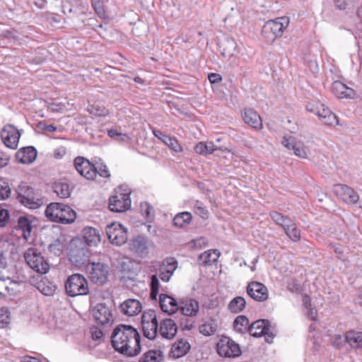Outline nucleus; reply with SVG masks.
<instances>
[{"label": "nucleus", "mask_w": 362, "mask_h": 362, "mask_svg": "<svg viewBox=\"0 0 362 362\" xmlns=\"http://www.w3.org/2000/svg\"><path fill=\"white\" fill-rule=\"evenodd\" d=\"M195 212L197 214H198L200 217H202L204 219H206L208 218V210L203 206L202 204L197 201L194 205Z\"/></svg>", "instance_id": "4d7b16f0"}, {"label": "nucleus", "mask_w": 362, "mask_h": 362, "mask_svg": "<svg viewBox=\"0 0 362 362\" xmlns=\"http://www.w3.org/2000/svg\"><path fill=\"white\" fill-rule=\"evenodd\" d=\"M320 104L319 102L314 103V102H309L305 105V109L308 112L314 113L317 115V110H320Z\"/></svg>", "instance_id": "69168bd1"}, {"label": "nucleus", "mask_w": 362, "mask_h": 362, "mask_svg": "<svg viewBox=\"0 0 362 362\" xmlns=\"http://www.w3.org/2000/svg\"><path fill=\"white\" fill-rule=\"evenodd\" d=\"M97 165H95V169L96 171V175L98 174L100 177H110V174L107 169L106 165L103 163H97Z\"/></svg>", "instance_id": "6e6d98bb"}, {"label": "nucleus", "mask_w": 362, "mask_h": 362, "mask_svg": "<svg viewBox=\"0 0 362 362\" xmlns=\"http://www.w3.org/2000/svg\"><path fill=\"white\" fill-rule=\"evenodd\" d=\"M177 332V326L173 320L167 318L161 321L159 333L161 337L166 339H172Z\"/></svg>", "instance_id": "b1692460"}, {"label": "nucleus", "mask_w": 362, "mask_h": 362, "mask_svg": "<svg viewBox=\"0 0 362 362\" xmlns=\"http://www.w3.org/2000/svg\"><path fill=\"white\" fill-rule=\"evenodd\" d=\"M272 219L278 225L281 226L284 230L288 226H292L293 222L290 218L284 216L282 214L277 211H272L270 213Z\"/></svg>", "instance_id": "e433bc0d"}, {"label": "nucleus", "mask_w": 362, "mask_h": 362, "mask_svg": "<svg viewBox=\"0 0 362 362\" xmlns=\"http://www.w3.org/2000/svg\"><path fill=\"white\" fill-rule=\"evenodd\" d=\"M9 219L8 211L0 206V226L4 227L6 226Z\"/></svg>", "instance_id": "680f3d73"}, {"label": "nucleus", "mask_w": 362, "mask_h": 362, "mask_svg": "<svg viewBox=\"0 0 362 362\" xmlns=\"http://www.w3.org/2000/svg\"><path fill=\"white\" fill-rule=\"evenodd\" d=\"M159 304L161 310L170 315L179 310V302L173 297L167 294H160Z\"/></svg>", "instance_id": "aec40b11"}, {"label": "nucleus", "mask_w": 362, "mask_h": 362, "mask_svg": "<svg viewBox=\"0 0 362 362\" xmlns=\"http://www.w3.org/2000/svg\"><path fill=\"white\" fill-rule=\"evenodd\" d=\"M46 217L52 222L62 224H70L75 221L76 213L69 205L52 202L47 206L45 209Z\"/></svg>", "instance_id": "f03ea898"}, {"label": "nucleus", "mask_w": 362, "mask_h": 362, "mask_svg": "<svg viewBox=\"0 0 362 362\" xmlns=\"http://www.w3.org/2000/svg\"><path fill=\"white\" fill-rule=\"evenodd\" d=\"M130 190L127 186H119L109 199V209L114 212H124L131 206Z\"/></svg>", "instance_id": "39448f33"}, {"label": "nucleus", "mask_w": 362, "mask_h": 362, "mask_svg": "<svg viewBox=\"0 0 362 362\" xmlns=\"http://www.w3.org/2000/svg\"><path fill=\"white\" fill-rule=\"evenodd\" d=\"M246 306V300L243 297L237 296L233 298L228 305V309L233 313L242 312Z\"/></svg>", "instance_id": "c9c22d12"}, {"label": "nucleus", "mask_w": 362, "mask_h": 362, "mask_svg": "<svg viewBox=\"0 0 362 362\" xmlns=\"http://www.w3.org/2000/svg\"><path fill=\"white\" fill-rule=\"evenodd\" d=\"M199 309V303L194 299L185 298L180 299L179 301V310H181L182 315L185 316H196Z\"/></svg>", "instance_id": "412c9836"}, {"label": "nucleus", "mask_w": 362, "mask_h": 362, "mask_svg": "<svg viewBox=\"0 0 362 362\" xmlns=\"http://www.w3.org/2000/svg\"><path fill=\"white\" fill-rule=\"evenodd\" d=\"M334 193L348 204H356L358 200V194L350 187L337 184L333 187Z\"/></svg>", "instance_id": "f3484780"}, {"label": "nucleus", "mask_w": 362, "mask_h": 362, "mask_svg": "<svg viewBox=\"0 0 362 362\" xmlns=\"http://www.w3.org/2000/svg\"><path fill=\"white\" fill-rule=\"evenodd\" d=\"M90 250L81 238H73L69 245V259L77 267L89 263Z\"/></svg>", "instance_id": "7ed1b4c3"}, {"label": "nucleus", "mask_w": 362, "mask_h": 362, "mask_svg": "<svg viewBox=\"0 0 362 362\" xmlns=\"http://www.w3.org/2000/svg\"><path fill=\"white\" fill-rule=\"evenodd\" d=\"M163 349L164 345H159L157 349L146 351L139 362H162L164 359Z\"/></svg>", "instance_id": "a878e982"}, {"label": "nucleus", "mask_w": 362, "mask_h": 362, "mask_svg": "<svg viewBox=\"0 0 362 362\" xmlns=\"http://www.w3.org/2000/svg\"><path fill=\"white\" fill-rule=\"evenodd\" d=\"M20 136L18 130L13 125L5 126L1 132V137L5 145L13 149L17 148Z\"/></svg>", "instance_id": "dca6fc26"}, {"label": "nucleus", "mask_w": 362, "mask_h": 362, "mask_svg": "<svg viewBox=\"0 0 362 362\" xmlns=\"http://www.w3.org/2000/svg\"><path fill=\"white\" fill-rule=\"evenodd\" d=\"M223 47V55H232L233 51L235 49L236 43L233 39L227 38L224 42H222L221 46Z\"/></svg>", "instance_id": "79ce46f5"}, {"label": "nucleus", "mask_w": 362, "mask_h": 362, "mask_svg": "<svg viewBox=\"0 0 362 362\" xmlns=\"http://www.w3.org/2000/svg\"><path fill=\"white\" fill-rule=\"evenodd\" d=\"M43 204L42 195L38 190L30 187L24 189V206L30 209H36Z\"/></svg>", "instance_id": "a211bd4d"}, {"label": "nucleus", "mask_w": 362, "mask_h": 362, "mask_svg": "<svg viewBox=\"0 0 362 362\" xmlns=\"http://www.w3.org/2000/svg\"><path fill=\"white\" fill-rule=\"evenodd\" d=\"M42 274L29 275L28 284L35 286L38 291L45 296H52L57 289L56 285Z\"/></svg>", "instance_id": "f8f14e48"}, {"label": "nucleus", "mask_w": 362, "mask_h": 362, "mask_svg": "<svg viewBox=\"0 0 362 362\" xmlns=\"http://www.w3.org/2000/svg\"><path fill=\"white\" fill-rule=\"evenodd\" d=\"M220 255L221 252L216 249L209 250L199 255L198 259L199 261L201 262L200 264L206 267L212 265L214 263L216 262L218 257H220Z\"/></svg>", "instance_id": "c85d7f7f"}, {"label": "nucleus", "mask_w": 362, "mask_h": 362, "mask_svg": "<svg viewBox=\"0 0 362 362\" xmlns=\"http://www.w3.org/2000/svg\"><path fill=\"white\" fill-rule=\"evenodd\" d=\"M320 119L323 124L327 126H336L339 124L337 117L333 112Z\"/></svg>", "instance_id": "864d4df0"}, {"label": "nucleus", "mask_w": 362, "mask_h": 362, "mask_svg": "<svg viewBox=\"0 0 362 362\" xmlns=\"http://www.w3.org/2000/svg\"><path fill=\"white\" fill-rule=\"evenodd\" d=\"M37 128L39 130L47 132H55L57 127L53 124H47L45 121L39 122L37 124Z\"/></svg>", "instance_id": "13d9d810"}, {"label": "nucleus", "mask_w": 362, "mask_h": 362, "mask_svg": "<svg viewBox=\"0 0 362 362\" xmlns=\"http://www.w3.org/2000/svg\"><path fill=\"white\" fill-rule=\"evenodd\" d=\"M65 289L71 297L87 295L89 292L87 280L79 274H72L66 279Z\"/></svg>", "instance_id": "6e6552de"}, {"label": "nucleus", "mask_w": 362, "mask_h": 362, "mask_svg": "<svg viewBox=\"0 0 362 362\" xmlns=\"http://www.w3.org/2000/svg\"><path fill=\"white\" fill-rule=\"evenodd\" d=\"M199 332L205 336H211L216 331V327L212 323L206 322L199 326Z\"/></svg>", "instance_id": "de8ad7c7"}, {"label": "nucleus", "mask_w": 362, "mask_h": 362, "mask_svg": "<svg viewBox=\"0 0 362 362\" xmlns=\"http://www.w3.org/2000/svg\"><path fill=\"white\" fill-rule=\"evenodd\" d=\"M91 4L97 15L103 19L108 17L105 8L104 2L102 0H91Z\"/></svg>", "instance_id": "58836bf2"}, {"label": "nucleus", "mask_w": 362, "mask_h": 362, "mask_svg": "<svg viewBox=\"0 0 362 362\" xmlns=\"http://www.w3.org/2000/svg\"><path fill=\"white\" fill-rule=\"evenodd\" d=\"M249 323V319L245 315H239L233 322L234 329L240 334L248 332Z\"/></svg>", "instance_id": "72a5a7b5"}, {"label": "nucleus", "mask_w": 362, "mask_h": 362, "mask_svg": "<svg viewBox=\"0 0 362 362\" xmlns=\"http://www.w3.org/2000/svg\"><path fill=\"white\" fill-rule=\"evenodd\" d=\"M11 192L8 184L0 177V200H4L9 197Z\"/></svg>", "instance_id": "09e8293b"}, {"label": "nucleus", "mask_w": 362, "mask_h": 362, "mask_svg": "<svg viewBox=\"0 0 362 362\" xmlns=\"http://www.w3.org/2000/svg\"><path fill=\"white\" fill-rule=\"evenodd\" d=\"M38 222V220L35 217L30 219L24 216V240L29 245L35 239Z\"/></svg>", "instance_id": "4be33fe9"}, {"label": "nucleus", "mask_w": 362, "mask_h": 362, "mask_svg": "<svg viewBox=\"0 0 362 362\" xmlns=\"http://www.w3.org/2000/svg\"><path fill=\"white\" fill-rule=\"evenodd\" d=\"M141 211L145 214L147 220L151 221L154 218L153 208L148 202L141 204Z\"/></svg>", "instance_id": "8fccbe9b"}, {"label": "nucleus", "mask_w": 362, "mask_h": 362, "mask_svg": "<svg viewBox=\"0 0 362 362\" xmlns=\"http://www.w3.org/2000/svg\"><path fill=\"white\" fill-rule=\"evenodd\" d=\"M93 315L98 325H105L114 321L112 312L105 303H98L93 308Z\"/></svg>", "instance_id": "2eb2a0df"}, {"label": "nucleus", "mask_w": 362, "mask_h": 362, "mask_svg": "<svg viewBox=\"0 0 362 362\" xmlns=\"http://www.w3.org/2000/svg\"><path fill=\"white\" fill-rule=\"evenodd\" d=\"M111 343L116 351L127 356H137L141 351L140 334L131 325L116 326L111 335Z\"/></svg>", "instance_id": "f257e3e1"}, {"label": "nucleus", "mask_w": 362, "mask_h": 362, "mask_svg": "<svg viewBox=\"0 0 362 362\" xmlns=\"http://www.w3.org/2000/svg\"><path fill=\"white\" fill-rule=\"evenodd\" d=\"M286 288L292 293H300L301 291L300 284L295 279L288 281Z\"/></svg>", "instance_id": "052dcab7"}, {"label": "nucleus", "mask_w": 362, "mask_h": 362, "mask_svg": "<svg viewBox=\"0 0 362 362\" xmlns=\"http://www.w3.org/2000/svg\"><path fill=\"white\" fill-rule=\"evenodd\" d=\"M163 266L164 268L163 269H165L170 273L172 272L173 275L177 267V262L174 258H167L163 261Z\"/></svg>", "instance_id": "3c124183"}, {"label": "nucleus", "mask_w": 362, "mask_h": 362, "mask_svg": "<svg viewBox=\"0 0 362 362\" xmlns=\"http://www.w3.org/2000/svg\"><path fill=\"white\" fill-rule=\"evenodd\" d=\"M106 234L110 242L115 245H122L127 240V231L120 223H112L107 225Z\"/></svg>", "instance_id": "9b49d317"}, {"label": "nucleus", "mask_w": 362, "mask_h": 362, "mask_svg": "<svg viewBox=\"0 0 362 362\" xmlns=\"http://www.w3.org/2000/svg\"><path fill=\"white\" fill-rule=\"evenodd\" d=\"M248 332L254 337L264 336L265 341L272 343L275 334L270 331V322L268 320L260 319L252 322L248 327Z\"/></svg>", "instance_id": "9d476101"}, {"label": "nucleus", "mask_w": 362, "mask_h": 362, "mask_svg": "<svg viewBox=\"0 0 362 362\" xmlns=\"http://www.w3.org/2000/svg\"><path fill=\"white\" fill-rule=\"evenodd\" d=\"M346 343L345 337H343L339 334L334 336L332 339V345L338 349H341Z\"/></svg>", "instance_id": "bf43d9fd"}, {"label": "nucleus", "mask_w": 362, "mask_h": 362, "mask_svg": "<svg viewBox=\"0 0 362 362\" xmlns=\"http://www.w3.org/2000/svg\"><path fill=\"white\" fill-rule=\"evenodd\" d=\"M244 122L253 128H262V123L260 116L252 108H245L243 114Z\"/></svg>", "instance_id": "bb28decb"}, {"label": "nucleus", "mask_w": 362, "mask_h": 362, "mask_svg": "<svg viewBox=\"0 0 362 362\" xmlns=\"http://www.w3.org/2000/svg\"><path fill=\"white\" fill-rule=\"evenodd\" d=\"M144 336L149 340H153L157 336L158 332V322L141 325Z\"/></svg>", "instance_id": "f704fd0d"}, {"label": "nucleus", "mask_w": 362, "mask_h": 362, "mask_svg": "<svg viewBox=\"0 0 362 362\" xmlns=\"http://www.w3.org/2000/svg\"><path fill=\"white\" fill-rule=\"evenodd\" d=\"M247 293L254 300L259 302L268 298L267 288L262 283L252 281L247 286Z\"/></svg>", "instance_id": "6ab92c4d"}, {"label": "nucleus", "mask_w": 362, "mask_h": 362, "mask_svg": "<svg viewBox=\"0 0 362 362\" xmlns=\"http://www.w3.org/2000/svg\"><path fill=\"white\" fill-rule=\"evenodd\" d=\"M192 220L191 213L184 211L176 214L173 218V225L179 228H185Z\"/></svg>", "instance_id": "473e14b6"}, {"label": "nucleus", "mask_w": 362, "mask_h": 362, "mask_svg": "<svg viewBox=\"0 0 362 362\" xmlns=\"http://www.w3.org/2000/svg\"><path fill=\"white\" fill-rule=\"evenodd\" d=\"M345 340L351 348L362 349V332L349 330L345 334Z\"/></svg>", "instance_id": "7c9ffc66"}, {"label": "nucleus", "mask_w": 362, "mask_h": 362, "mask_svg": "<svg viewBox=\"0 0 362 362\" xmlns=\"http://www.w3.org/2000/svg\"><path fill=\"white\" fill-rule=\"evenodd\" d=\"M142 309L141 303L136 299L129 298L119 305L120 312L128 316L139 314Z\"/></svg>", "instance_id": "5701e85b"}, {"label": "nucleus", "mask_w": 362, "mask_h": 362, "mask_svg": "<svg viewBox=\"0 0 362 362\" xmlns=\"http://www.w3.org/2000/svg\"><path fill=\"white\" fill-rule=\"evenodd\" d=\"M335 95L339 99H355L358 98L356 92H335Z\"/></svg>", "instance_id": "e2e57ef3"}, {"label": "nucleus", "mask_w": 362, "mask_h": 362, "mask_svg": "<svg viewBox=\"0 0 362 362\" xmlns=\"http://www.w3.org/2000/svg\"><path fill=\"white\" fill-rule=\"evenodd\" d=\"M163 143L175 152H180L182 151V146L180 145L177 140L174 137L168 136L165 137Z\"/></svg>", "instance_id": "c03bdc74"}, {"label": "nucleus", "mask_w": 362, "mask_h": 362, "mask_svg": "<svg viewBox=\"0 0 362 362\" xmlns=\"http://www.w3.org/2000/svg\"><path fill=\"white\" fill-rule=\"evenodd\" d=\"M54 189V192L61 198H67L70 196V188L69 185L67 183H55Z\"/></svg>", "instance_id": "ea45409f"}, {"label": "nucleus", "mask_w": 362, "mask_h": 362, "mask_svg": "<svg viewBox=\"0 0 362 362\" xmlns=\"http://www.w3.org/2000/svg\"><path fill=\"white\" fill-rule=\"evenodd\" d=\"M47 238L49 243L48 250L56 256H60L66 247V235L63 233L62 228L54 226L47 233Z\"/></svg>", "instance_id": "0eeeda50"}, {"label": "nucleus", "mask_w": 362, "mask_h": 362, "mask_svg": "<svg viewBox=\"0 0 362 362\" xmlns=\"http://www.w3.org/2000/svg\"><path fill=\"white\" fill-rule=\"evenodd\" d=\"M354 90L340 81H335L332 83V90Z\"/></svg>", "instance_id": "0e129e2a"}, {"label": "nucleus", "mask_w": 362, "mask_h": 362, "mask_svg": "<svg viewBox=\"0 0 362 362\" xmlns=\"http://www.w3.org/2000/svg\"><path fill=\"white\" fill-rule=\"evenodd\" d=\"M90 333L93 340L100 339L104 335L103 331L96 327H93L90 328Z\"/></svg>", "instance_id": "338daca9"}, {"label": "nucleus", "mask_w": 362, "mask_h": 362, "mask_svg": "<svg viewBox=\"0 0 362 362\" xmlns=\"http://www.w3.org/2000/svg\"><path fill=\"white\" fill-rule=\"evenodd\" d=\"M320 110H317V115L319 117V119L323 118L326 117L327 115L332 113V112L328 108L325 107L324 104H320Z\"/></svg>", "instance_id": "774afa93"}, {"label": "nucleus", "mask_w": 362, "mask_h": 362, "mask_svg": "<svg viewBox=\"0 0 362 362\" xmlns=\"http://www.w3.org/2000/svg\"><path fill=\"white\" fill-rule=\"evenodd\" d=\"M74 165L77 172L83 177L93 180L96 177L95 165L87 158L78 156L74 160Z\"/></svg>", "instance_id": "ddd939ff"}, {"label": "nucleus", "mask_w": 362, "mask_h": 362, "mask_svg": "<svg viewBox=\"0 0 362 362\" xmlns=\"http://www.w3.org/2000/svg\"><path fill=\"white\" fill-rule=\"evenodd\" d=\"M37 151L33 146H24V164L33 163L37 158Z\"/></svg>", "instance_id": "4c0bfd02"}, {"label": "nucleus", "mask_w": 362, "mask_h": 362, "mask_svg": "<svg viewBox=\"0 0 362 362\" xmlns=\"http://www.w3.org/2000/svg\"><path fill=\"white\" fill-rule=\"evenodd\" d=\"M287 236L293 241L297 242L300 240V230L296 227L294 222L292 223V226H288L284 230Z\"/></svg>", "instance_id": "a19ab883"}, {"label": "nucleus", "mask_w": 362, "mask_h": 362, "mask_svg": "<svg viewBox=\"0 0 362 362\" xmlns=\"http://www.w3.org/2000/svg\"><path fill=\"white\" fill-rule=\"evenodd\" d=\"M156 312L153 310L144 311L141 317V325L157 322Z\"/></svg>", "instance_id": "a18cd8bd"}, {"label": "nucleus", "mask_w": 362, "mask_h": 362, "mask_svg": "<svg viewBox=\"0 0 362 362\" xmlns=\"http://www.w3.org/2000/svg\"><path fill=\"white\" fill-rule=\"evenodd\" d=\"M88 111L95 116L105 117L108 115V110L105 107H100L98 105H90L88 107Z\"/></svg>", "instance_id": "49530a36"}, {"label": "nucleus", "mask_w": 362, "mask_h": 362, "mask_svg": "<svg viewBox=\"0 0 362 362\" xmlns=\"http://www.w3.org/2000/svg\"><path fill=\"white\" fill-rule=\"evenodd\" d=\"M24 261L37 274H46L49 269L47 262L34 247H30L24 252Z\"/></svg>", "instance_id": "423d86ee"}, {"label": "nucleus", "mask_w": 362, "mask_h": 362, "mask_svg": "<svg viewBox=\"0 0 362 362\" xmlns=\"http://www.w3.org/2000/svg\"><path fill=\"white\" fill-rule=\"evenodd\" d=\"M217 353L223 357H236L240 353V349L238 344L229 337H224L217 344Z\"/></svg>", "instance_id": "4468645a"}, {"label": "nucleus", "mask_w": 362, "mask_h": 362, "mask_svg": "<svg viewBox=\"0 0 362 362\" xmlns=\"http://www.w3.org/2000/svg\"><path fill=\"white\" fill-rule=\"evenodd\" d=\"M216 150L225 151L227 150V148L223 146L218 147L214 145L213 142H199L194 146L195 152L203 156L211 154Z\"/></svg>", "instance_id": "cd10ccee"}, {"label": "nucleus", "mask_w": 362, "mask_h": 362, "mask_svg": "<svg viewBox=\"0 0 362 362\" xmlns=\"http://www.w3.org/2000/svg\"><path fill=\"white\" fill-rule=\"evenodd\" d=\"M86 272L91 282L102 286L108 280L110 267L102 262H89L86 266Z\"/></svg>", "instance_id": "1a4fd4ad"}, {"label": "nucleus", "mask_w": 362, "mask_h": 362, "mask_svg": "<svg viewBox=\"0 0 362 362\" xmlns=\"http://www.w3.org/2000/svg\"><path fill=\"white\" fill-rule=\"evenodd\" d=\"M83 238L84 239V243L86 246H95L97 245L101 240V236L100 231L93 227H85L83 230Z\"/></svg>", "instance_id": "393cba45"}, {"label": "nucleus", "mask_w": 362, "mask_h": 362, "mask_svg": "<svg viewBox=\"0 0 362 362\" xmlns=\"http://www.w3.org/2000/svg\"><path fill=\"white\" fill-rule=\"evenodd\" d=\"M296 148L293 151V153L296 156L302 158H305L308 156V148L305 146V145L301 142L298 141L296 146H295Z\"/></svg>", "instance_id": "603ef678"}, {"label": "nucleus", "mask_w": 362, "mask_h": 362, "mask_svg": "<svg viewBox=\"0 0 362 362\" xmlns=\"http://www.w3.org/2000/svg\"><path fill=\"white\" fill-rule=\"evenodd\" d=\"M190 348L191 346L188 341L181 339L173 345L171 353L174 358H178L186 355L190 350Z\"/></svg>", "instance_id": "c756f323"}, {"label": "nucleus", "mask_w": 362, "mask_h": 362, "mask_svg": "<svg viewBox=\"0 0 362 362\" xmlns=\"http://www.w3.org/2000/svg\"><path fill=\"white\" fill-rule=\"evenodd\" d=\"M298 141H297V139L295 137L290 136L287 138L284 136L282 139L281 144L288 149L294 151L296 148V146H296Z\"/></svg>", "instance_id": "5fc2aeb1"}, {"label": "nucleus", "mask_w": 362, "mask_h": 362, "mask_svg": "<svg viewBox=\"0 0 362 362\" xmlns=\"http://www.w3.org/2000/svg\"><path fill=\"white\" fill-rule=\"evenodd\" d=\"M11 313L7 308L0 309V328H6L10 323Z\"/></svg>", "instance_id": "37998d69"}, {"label": "nucleus", "mask_w": 362, "mask_h": 362, "mask_svg": "<svg viewBox=\"0 0 362 362\" xmlns=\"http://www.w3.org/2000/svg\"><path fill=\"white\" fill-rule=\"evenodd\" d=\"M132 250L140 257L148 254V247L146 239L142 236H137L132 243Z\"/></svg>", "instance_id": "2f4dec72"}, {"label": "nucleus", "mask_w": 362, "mask_h": 362, "mask_svg": "<svg viewBox=\"0 0 362 362\" xmlns=\"http://www.w3.org/2000/svg\"><path fill=\"white\" fill-rule=\"evenodd\" d=\"M288 24L289 18L286 16L268 21L262 27V35L267 43L272 44L276 38L282 36Z\"/></svg>", "instance_id": "20e7f679"}]
</instances>
